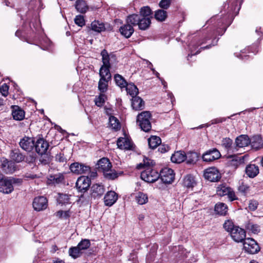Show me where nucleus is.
I'll use <instances>...</instances> for the list:
<instances>
[{
    "label": "nucleus",
    "instance_id": "f257e3e1",
    "mask_svg": "<svg viewBox=\"0 0 263 263\" xmlns=\"http://www.w3.org/2000/svg\"><path fill=\"white\" fill-rule=\"evenodd\" d=\"M153 165L154 163L153 160L145 158L143 163H140L137 166L138 169L144 168L141 173V178L145 182H154L160 177L159 173L152 168Z\"/></svg>",
    "mask_w": 263,
    "mask_h": 263
},
{
    "label": "nucleus",
    "instance_id": "f03ea898",
    "mask_svg": "<svg viewBox=\"0 0 263 263\" xmlns=\"http://www.w3.org/2000/svg\"><path fill=\"white\" fill-rule=\"evenodd\" d=\"M126 22L133 26L138 25L140 30H145L151 24V18L141 17L139 14H133L127 17Z\"/></svg>",
    "mask_w": 263,
    "mask_h": 263
},
{
    "label": "nucleus",
    "instance_id": "7ed1b4c3",
    "mask_svg": "<svg viewBox=\"0 0 263 263\" xmlns=\"http://www.w3.org/2000/svg\"><path fill=\"white\" fill-rule=\"evenodd\" d=\"M97 165L98 170L103 172L106 178L114 179L117 177V174L111 170L112 165L108 158H103L100 159Z\"/></svg>",
    "mask_w": 263,
    "mask_h": 263
},
{
    "label": "nucleus",
    "instance_id": "20e7f679",
    "mask_svg": "<svg viewBox=\"0 0 263 263\" xmlns=\"http://www.w3.org/2000/svg\"><path fill=\"white\" fill-rule=\"evenodd\" d=\"M151 117V114L148 111H142L137 116V122L141 129L145 132H149L152 128L150 122Z\"/></svg>",
    "mask_w": 263,
    "mask_h": 263
},
{
    "label": "nucleus",
    "instance_id": "39448f33",
    "mask_svg": "<svg viewBox=\"0 0 263 263\" xmlns=\"http://www.w3.org/2000/svg\"><path fill=\"white\" fill-rule=\"evenodd\" d=\"M244 240L243 249L246 252L254 254L259 251V247L254 239L248 238Z\"/></svg>",
    "mask_w": 263,
    "mask_h": 263
},
{
    "label": "nucleus",
    "instance_id": "423d86ee",
    "mask_svg": "<svg viewBox=\"0 0 263 263\" xmlns=\"http://www.w3.org/2000/svg\"><path fill=\"white\" fill-rule=\"evenodd\" d=\"M217 194L220 196L227 195L230 201L237 199L234 191L230 187L223 185H219L217 188Z\"/></svg>",
    "mask_w": 263,
    "mask_h": 263
},
{
    "label": "nucleus",
    "instance_id": "0eeeda50",
    "mask_svg": "<svg viewBox=\"0 0 263 263\" xmlns=\"http://www.w3.org/2000/svg\"><path fill=\"white\" fill-rule=\"evenodd\" d=\"M159 175L162 181L166 184L172 183L175 179L174 171L168 167L162 169Z\"/></svg>",
    "mask_w": 263,
    "mask_h": 263
},
{
    "label": "nucleus",
    "instance_id": "6e6552de",
    "mask_svg": "<svg viewBox=\"0 0 263 263\" xmlns=\"http://www.w3.org/2000/svg\"><path fill=\"white\" fill-rule=\"evenodd\" d=\"M69 168L72 173L77 175L88 174L90 172V167L88 165L79 162L72 163Z\"/></svg>",
    "mask_w": 263,
    "mask_h": 263
},
{
    "label": "nucleus",
    "instance_id": "1a4fd4ad",
    "mask_svg": "<svg viewBox=\"0 0 263 263\" xmlns=\"http://www.w3.org/2000/svg\"><path fill=\"white\" fill-rule=\"evenodd\" d=\"M204 178L211 181H218L221 178V175L218 170L215 167H210L204 172Z\"/></svg>",
    "mask_w": 263,
    "mask_h": 263
},
{
    "label": "nucleus",
    "instance_id": "9d476101",
    "mask_svg": "<svg viewBox=\"0 0 263 263\" xmlns=\"http://www.w3.org/2000/svg\"><path fill=\"white\" fill-rule=\"evenodd\" d=\"M91 184L88 177L82 176L78 178L76 182V187L79 192H85L88 190Z\"/></svg>",
    "mask_w": 263,
    "mask_h": 263
},
{
    "label": "nucleus",
    "instance_id": "9b49d317",
    "mask_svg": "<svg viewBox=\"0 0 263 263\" xmlns=\"http://www.w3.org/2000/svg\"><path fill=\"white\" fill-rule=\"evenodd\" d=\"M232 238L237 242H242L246 239V232L244 229L235 227L230 233Z\"/></svg>",
    "mask_w": 263,
    "mask_h": 263
},
{
    "label": "nucleus",
    "instance_id": "f8f14e48",
    "mask_svg": "<svg viewBox=\"0 0 263 263\" xmlns=\"http://www.w3.org/2000/svg\"><path fill=\"white\" fill-rule=\"evenodd\" d=\"M220 156V152L216 148H212L202 155V159L205 162H211L219 159Z\"/></svg>",
    "mask_w": 263,
    "mask_h": 263
},
{
    "label": "nucleus",
    "instance_id": "ddd939ff",
    "mask_svg": "<svg viewBox=\"0 0 263 263\" xmlns=\"http://www.w3.org/2000/svg\"><path fill=\"white\" fill-rule=\"evenodd\" d=\"M1 168L7 174H12L15 171V164L12 161H9L5 158L1 159Z\"/></svg>",
    "mask_w": 263,
    "mask_h": 263
},
{
    "label": "nucleus",
    "instance_id": "4468645a",
    "mask_svg": "<svg viewBox=\"0 0 263 263\" xmlns=\"http://www.w3.org/2000/svg\"><path fill=\"white\" fill-rule=\"evenodd\" d=\"M34 147L36 152L40 155L45 154L49 147L48 143L43 138H39L34 142Z\"/></svg>",
    "mask_w": 263,
    "mask_h": 263
},
{
    "label": "nucleus",
    "instance_id": "2eb2a0df",
    "mask_svg": "<svg viewBox=\"0 0 263 263\" xmlns=\"http://www.w3.org/2000/svg\"><path fill=\"white\" fill-rule=\"evenodd\" d=\"M32 204L35 211H41L47 207V200L44 196L37 197L34 198Z\"/></svg>",
    "mask_w": 263,
    "mask_h": 263
},
{
    "label": "nucleus",
    "instance_id": "dca6fc26",
    "mask_svg": "<svg viewBox=\"0 0 263 263\" xmlns=\"http://www.w3.org/2000/svg\"><path fill=\"white\" fill-rule=\"evenodd\" d=\"M20 145L24 150L30 152L34 147V141L32 138L25 137L21 140Z\"/></svg>",
    "mask_w": 263,
    "mask_h": 263
},
{
    "label": "nucleus",
    "instance_id": "f3484780",
    "mask_svg": "<svg viewBox=\"0 0 263 263\" xmlns=\"http://www.w3.org/2000/svg\"><path fill=\"white\" fill-rule=\"evenodd\" d=\"M118 147L122 149L130 150L133 147L132 141L127 138H119L117 142Z\"/></svg>",
    "mask_w": 263,
    "mask_h": 263
},
{
    "label": "nucleus",
    "instance_id": "a211bd4d",
    "mask_svg": "<svg viewBox=\"0 0 263 263\" xmlns=\"http://www.w3.org/2000/svg\"><path fill=\"white\" fill-rule=\"evenodd\" d=\"M118 199V195L114 191H109L104 198V203L106 205L110 206L112 205Z\"/></svg>",
    "mask_w": 263,
    "mask_h": 263
},
{
    "label": "nucleus",
    "instance_id": "6ab92c4d",
    "mask_svg": "<svg viewBox=\"0 0 263 263\" xmlns=\"http://www.w3.org/2000/svg\"><path fill=\"white\" fill-rule=\"evenodd\" d=\"M12 116L13 119L17 121H21L25 118V111L22 109L19 106L12 105L11 106Z\"/></svg>",
    "mask_w": 263,
    "mask_h": 263
},
{
    "label": "nucleus",
    "instance_id": "aec40b11",
    "mask_svg": "<svg viewBox=\"0 0 263 263\" xmlns=\"http://www.w3.org/2000/svg\"><path fill=\"white\" fill-rule=\"evenodd\" d=\"M64 182V176L62 173H58L50 175L47 179V183L49 184H58L63 183Z\"/></svg>",
    "mask_w": 263,
    "mask_h": 263
},
{
    "label": "nucleus",
    "instance_id": "412c9836",
    "mask_svg": "<svg viewBox=\"0 0 263 263\" xmlns=\"http://www.w3.org/2000/svg\"><path fill=\"white\" fill-rule=\"evenodd\" d=\"M133 25L130 23H128L122 26L120 28V31L122 35L125 36L126 38H129L132 36L134 32V29Z\"/></svg>",
    "mask_w": 263,
    "mask_h": 263
},
{
    "label": "nucleus",
    "instance_id": "4be33fe9",
    "mask_svg": "<svg viewBox=\"0 0 263 263\" xmlns=\"http://www.w3.org/2000/svg\"><path fill=\"white\" fill-rule=\"evenodd\" d=\"M12 180L5 178L2 183H0V189L1 191L5 194L11 193L13 190V187L12 184Z\"/></svg>",
    "mask_w": 263,
    "mask_h": 263
},
{
    "label": "nucleus",
    "instance_id": "5701e85b",
    "mask_svg": "<svg viewBox=\"0 0 263 263\" xmlns=\"http://www.w3.org/2000/svg\"><path fill=\"white\" fill-rule=\"evenodd\" d=\"M91 195L94 198H100L104 193L105 189L103 185L93 184L91 187Z\"/></svg>",
    "mask_w": 263,
    "mask_h": 263
},
{
    "label": "nucleus",
    "instance_id": "b1692460",
    "mask_svg": "<svg viewBox=\"0 0 263 263\" xmlns=\"http://www.w3.org/2000/svg\"><path fill=\"white\" fill-rule=\"evenodd\" d=\"M245 171L249 177L253 178L258 174L259 168L255 164H250L247 165Z\"/></svg>",
    "mask_w": 263,
    "mask_h": 263
},
{
    "label": "nucleus",
    "instance_id": "393cba45",
    "mask_svg": "<svg viewBox=\"0 0 263 263\" xmlns=\"http://www.w3.org/2000/svg\"><path fill=\"white\" fill-rule=\"evenodd\" d=\"M235 143L237 147H243L250 144L251 140L248 136L242 135L236 139Z\"/></svg>",
    "mask_w": 263,
    "mask_h": 263
},
{
    "label": "nucleus",
    "instance_id": "a878e982",
    "mask_svg": "<svg viewBox=\"0 0 263 263\" xmlns=\"http://www.w3.org/2000/svg\"><path fill=\"white\" fill-rule=\"evenodd\" d=\"M183 184L186 188L192 189L196 185L195 177L190 174L186 175L183 179Z\"/></svg>",
    "mask_w": 263,
    "mask_h": 263
},
{
    "label": "nucleus",
    "instance_id": "bb28decb",
    "mask_svg": "<svg viewBox=\"0 0 263 263\" xmlns=\"http://www.w3.org/2000/svg\"><path fill=\"white\" fill-rule=\"evenodd\" d=\"M132 106L136 110H141L144 106V102L140 97L135 96L132 98Z\"/></svg>",
    "mask_w": 263,
    "mask_h": 263
},
{
    "label": "nucleus",
    "instance_id": "cd10ccee",
    "mask_svg": "<svg viewBox=\"0 0 263 263\" xmlns=\"http://www.w3.org/2000/svg\"><path fill=\"white\" fill-rule=\"evenodd\" d=\"M10 156L11 159L16 163L21 162L25 159V156L17 149L12 150Z\"/></svg>",
    "mask_w": 263,
    "mask_h": 263
},
{
    "label": "nucleus",
    "instance_id": "c85d7f7f",
    "mask_svg": "<svg viewBox=\"0 0 263 263\" xmlns=\"http://www.w3.org/2000/svg\"><path fill=\"white\" fill-rule=\"evenodd\" d=\"M171 159L174 163H181L185 159V154L182 151H177L172 155Z\"/></svg>",
    "mask_w": 263,
    "mask_h": 263
},
{
    "label": "nucleus",
    "instance_id": "c756f323",
    "mask_svg": "<svg viewBox=\"0 0 263 263\" xmlns=\"http://www.w3.org/2000/svg\"><path fill=\"white\" fill-rule=\"evenodd\" d=\"M199 158L198 154L196 152H191L185 154L186 162L189 164H194L196 163Z\"/></svg>",
    "mask_w": 263,
    "mask_h": 263
},
{
    "label": "nucleus",
    "instance_id": "7c9ffc66",
    "mask_svg": "<svg viewBox=\"0 0 263 263\" xmlns=\"http://www.w3.org/2000/svg\"><path fill=\"white\" fill-rule=\"evenodd\" d=\"M75 7L77 10L81 13H85L88 9V5L84 0H77L76 2Z\"/></svg>",
    "mask_w": 263,
    "mask_h": 263
},
{
    "label": "nucleus",
    "instance_id": "2f4dec72",
    "mask_svg": "<svg viewBox=\"0 0 263 263\" xmlns=\"http://www.w3.org/2000/svg\"><path fill=\"white\" fill-rule=\"evenodd\" d=\"M250 140V144L254 149H258L263 146V141L261 137L259 136L253 137Z\"/></svg>",
    "mask_w": 263,
    "mask_h": 263
},
{
    "label": "nucleus",
    "instance_id": "473e14b6",
    "mask_svg": "<svg viewBox=\"0 0 263 263\" xmlns=\"http://www.w3.org/2000/svg\"><path fill=\"white\" fill-rule=\"evenodd\" d=\"M135 199L139 204L143 205L148 202V198L146 194L139 192L136 194Z\"/></svg>",
    "mask_w": 263,
    "mask_h": 263
},
{
    "label": "nucleus",
    "instance_id": "72a5a7b5",
    "mask_svg": "<svg viewBox=\"0 0 263 263\" xmlns=\"http://www.w3.org/2000/svg\"><path fill=\"white\" fill-rule=\"evenodd\" d=\"M110 67H107L105 66H102L100 69L99 75L100 78H104V79H107L110 80L111 79V74L110 73Z\"/></svg>",
    "mask_w": 263,
    "mask_h": 263
},
{
    "label": "nucleus",
    "instance_id": "f704fd0d",
    "mask_svg": "<svg viewBox=\"0 0 263 263\" xmlns=\"http://www.w3.org/2000/svg\"><path fill=\"white\" fill-rule=\"evenodd\" d=\"M148 145L150 148L152 149L156 148L161 143V139L156 136H152L148 139Z\"/></svg>",
    "mask_w": 263,
    "mask_h": 263
},
{
    "label": "nucleus",
    "instance_id": "c9c22d12",
    "mask_svg": "<svg viewBox=\"0 0 263 263\" xmlns=\"http://www.w3.org/2000/svg\"><path fill=\"white\" fill-rule=\"evenodd\" d=\"M124 88H126L127 93L132 96V98L137 96L139 93L138 88L134 84L127 83V85Z\"/></svg>",
    "mask_w": 263,
    "mask_h": 263
},
{
    "label": "nucleus",
    "instance_id": "e433bc0d",
    "mask_svg": "<svg viewBox=\"0 0 263 263\" xmlns=\"http://www.w3.org/2000/svg\"><path fill=\"white\" fill-rule=\"evenodd\" d=\"M246 229L249 232L253 234H258L260 232V227L257 224H254L249 221L246 224Z\"/></svg>",
    "mask_w": 263,
    "mask_h": 263
},
{
    "label": "nucleus",
    "instance_id": "4c0bfd02",
    "mask_svg": "<svg viewBox=\"0 0 263 263\" xmlns=\"http://www.w3.org/2000/svg\"><path fill=\"white\" fill-rule=\"evenodd\" d=\"M215 211L220 215H225L228 211V207L223 203H218L215 206Z\"/></svg>",
    "mask_w": 263,
    "mask_h": 263
},
{
    "label": "nucleus",
    "instance_id": "58836bf2",
    "mask_svg": "<svg viewBox=\"0 0 263 263\" xmlns=\"http://www.w3.org/2000/svg\"><path fill=\"white\" fill-rule=\"evenodd\" d=\"M152 11L149 7L143 6L140 8V14L139 15L141 17L152 18Z\"/></svg>",
    "mask_w": 263,
    "mask_h": 263
},
{
    "label": "nucleus",
    "instance_id": "ea45409f",
    "mask_svg": "<svg viewBox=\"0 0 263 263\" xmlns=\"http://www.w3.org/2000/svg\"><path fill=\"white\" fill-rule=\"evenodd\" d=\"M167 16V12L164 10L159 9L155 11V18L159 22L164 21Z\"/></svg>",
    "mask_w": 263,
    "mask_h": 263
},
{
    "label": "nucleus",
    "instance_id": "a19ab883",
    "mask_svg": "<svg viewBox=\"0 0 263 263\" xmlns=\"http://www.w3.org/2000/svg\"><path fill=\"white\" fill-rule=\"evenodd\" d=\"M114 79L116 84L121 88H124L127 85V82L121 75L116 74Z\"/></svg>",
    "mask_w": 263,
    "mask_h": 263
},
{
    "label": "nucleus",
    "instance_id": "79ce46f5",
    "mask_svg": "<svg viewBox=\"0 0 263 263\" xmlns=\"http://www.w3.org/2000/svg\"><path fill=\"white\" fill-rule=\"evenodd\" d=\"M109 80L100 78L98 83V89L102 93L105 92L108 88V82Z\"/></svg>",
    "mask_w": 263,
    "mask_h": 263
},
{
    "label": "nucleus",
    "instance_id": "37998d69",
    "mask_svg": "<svg viewBox=\"0 0 263 263\" xmlns=\"http://www.w3.org/2000/svg\"><path fill=\"white\" fill-rule=\"evenodd\" d=\"M91 27L92 30L100 32L105 30V26L103 23H100L99 21H93L91 24Z\"/></svg>",
    "mask_w": 263,
    "mask_h": 263
},
{
    "label": "nucleus",
    "instance_id": "c03bdc74",
    "mask_svg": "<svg viewBox=\"0 0 263 263\" xmlns=\"http://www.w3.org/2000/svg\"><path fill=\"white\" fill-rule=\"evenodd\" d=\"M101 55L102 56V61L103 62L102 66L110 67V64L109 62V61H110L109 55L107 50L105 49H103L101 52Z\"/></svg>",
    "mask_w": 263,
    "mask_h": 263
},
{
    "label": "nucleus",
    "instance_id": "a18cd8bd",
    "mask_svg": "<svg viewBox=\"0 0 263 263\" xmlns=\"http://www.w3.org/2000/svg\"><path fill=\"white\" fill-rule=\"evenodd\" d=\"M109 120L110 126L112 129L117 130L120 128V122L116 117L114 116H111L109 117Z\"/></svg>",
    "mask_w": 263,
    "mask_h": 263
},
{
    "label": "nucleus",
    "instance_id": "49530a36",
    "mask_svg": "<svg viewBox=\"0 0 263 263\" xmlns=\"http://www.w3.org/2000/svg\"><path fill=\"white\" fill-rule=\"evenodd\" d=\"M69 254L73 258L79 257L82 253L81 251L78 246L71 247L69 249Z\"/></svg>",
    "mask_w": 263,
    "mask_h": 263
},
{
    "label": "nucleus",
    "instance_id": "de8ad7c7",
    "mask_svg": "<svg viewBox=\"0 0 263 263\" xmlns=\"http://www.w3.org/2000/svg\"><path fill=\"white\" fill-rule=\"evenodd\" d=\"M245 157V156L238 157L237 156L232 157V159L230 165L235 166L236 167L238 166L239 165L244 162Z\"/></svg>",
    "mask_w": 263,
    "mask_h": 263
},
{
    "label": "nucleus",
    "instance_id": "09e8293b",
    "mask_svg": "<svg viewBox=\"0 0 263 263\" xmlns=\"http://www.w3.org/2000/svg\"><path fill=\"white\" fill-rule=\"evenodd\" d=\"M106 99V95L104 93L101 92V93H100L99 96L96 97L95 99L96 105L99 107L103 106L105 103Z\"/></svg>",
    "mask_w": 263,
    "mask_h": 263
},
{
    "label": "nucleus",
    "instance_id": "8fccbe9b",
    "mask_svg": "<svg viewBox=\"0 0 263 263\" xmlns=\"http://www.w3.org/2000/svg\"><path fill=\"white\" fill-rule=\"evenodd\" d=\"M90 246V242L89 240L88 239H85L80 241L77 246L80 250L82 251L88 249Z\"/></svg>",
    "mask_w": 263,
    "mask_h": 263
},
{
    "label": "nucleus",
    "instance_id": "3c124183",
    "mask_svg": "<svg viewBox=\"0 0 263 263\" xmlns=\"http://www.w3.org/2000/svg\"><path fill=\"white\" fill-rule=\"evenodd\" d=\"M70 199V196L66 194H59L58 201L60 204H65L68 203Z\"/></svg>",
    "mask_w": 263,
    "mask_h": 263
},
{
    "label": "nucleus",
    "instance_id": "603ef678",
    "mask_svg": "<svg viewBox=\"0 0 263 263\" xmlns=\"http://www.w3.org/2000/svg\"><path fill=\"white\" fill-rule=\"evenodd\" d=\"M75 23L80 27H82L85 25V20L82 15H77L74 18Z\"/></svg>",
    "mask_w": 263,
    "mask_h": 263
},
{
    "label": "nucleus",
    "instance_id": "864d4df0",
    "mask_svg": "<svg viewBox=\"0 0 263 263\" xmlns=\"http://www.w3.org/2000/svg\"><path fill=\"white\" fill-rule=\"evenodd\" d=\"M236 226H234V224L232 221L228 220L226 221L223 224V227L226 231L228 232H230V233L232 232V230L235 228Z\"/></svg>",
    "mask_w": 263,
    "mask_h": 263
},
{
    "label": "nucleus",
    "instance_id": "5fc2aeb1",
    "mask_svg": "<svg viewBox=\"0 0 263 263\" xmlns=\"http://www.w3.org/2000/svg\"><path fill=\"white\" fill-rule=\"evenodd\" d=\"M56 216L60 218H67L70 216L69 211H59L56 213Z\"/></svg>",
    "mask_w": 263,
    "mask_h": 263
},
{
    "label": "nucleus",
    "instance_id": "6e6d98bb",
    "mask_svg": "<svg viewBox=\"0 0 263 263\" xmlns=\"http://www.w3.org/2000/svg\"><path fill=\"white\" fill-rule=\"evenodd\" d=\"M258 205V202L255 200H251L249 201L248 209L251 211H255Z\"/></svg>",
    "mask_w": 263,
    "mask_h": 263
},
{
    "label": "nucleus",
    "instance_id": "4d7b16f0",
    "mask_svg": "<svg viewBox=\"0 0 263 263\" xmlns=\"http://www.w3.org/2000/svg\"><path fill=\"white\" fill-rule=\"evenodd\" d=\"M9 86L6 84H3L0 87V92L4 97L7 96L8 94Z\"/></svg>",
    "mask_w": 263,
    "mask_h": 263
},
{
    "label": "nucleus",
    "instance_id": "13d9d810",
    "mask_svg": "<svg viewBox=\"0 0 263 263\" xmlns=\"http://www.w3.org/2000/svg\"><path fill=\"white\" fill-rule=\"evenodd\" d=\"M249 186L246 184L242 183L238 187L240 192L246 194L249 191Z\"/></svg>",
    "mask_w": 263,
    "mask_h": 263
},
{
    "label": "nucleus",
    "instance_id": "bf43d9fd",
    "mask_svg": "<svg viewBox=\"0 0 263 263\" xmlns=\"http://www.w3.org/2000/svg\"><path fill=\"white\" fill-rule=\"evenodd\" d=\"M171 0H161L159 3V6L161 8L167 9L170 6Z\"/></svg>",
    "mask_w": 263,
    "mask_h": 263
},
{
    "label": "nucleus",
    "instance_id": "052dcab7",
    "mask_svg": "<svg viewBox=\"0 0 263 263\" xmlns=\"http://www.w3.org/2000/svg\"><path fill=\"white\" fill-rule=\"evenodd\" d=\"M55 160L56 161L62 163H64L66 162V158L64 157V154L61 153L58 154L55 156Z\"/></svg>",
    "mask_w": 263,
    "mask_h": 263
},
{
    "label": "nucleus",
    "instance_id": "680f3d73",
    "mask_svg": "<svg viewBox=\"0 0 263 263\" xmlns=\"http://www.w3.org/2000/svg\"><path fill=\"white\" fill-rule=\"evenodd\" d=\"M232 144V140L230 138H225L222 140V145L227 148L230 147Z\"/></svg>",
    "mask_w": 263,
    "mask_h": 263
},
{
    "label": "nucleus",
    "instance_id": "e2e57ef3",
    "mask_svg": "<svg viewBox=\"0 0 263 263\" xmlns=\"http://www.w3.org/2000/svg\"><path fill=\"white\" fill-rule=\"evenodd\" d=\"M226 120V118H218L211 121V124L222 123Z\"/></svg>",
    "mask_w": 263,
    "mask_h": 263
},
{
    "label": "nucleus",
    "instance_id": "0e129e2a",
    "mask_svg": "<svg viewBox=\"0 0 263 263\" xmlns=\"http://www.w3.org/2000/svg\"><path fill=\"white\" fill-rule=\"evenodd\" d=\"M169 149V147L168 146L162 145L159 148V151L161 152V153H165L167 152Z\"/></svg>",
    "mask_w": 263,
    "mask_h": 263
},
{
    "label": "nucleus",
    "instance_id": "69168bd1",
    "mask_svg": "<svg viewBox=\"0 0 263 263\" xmlns=\"http://www.w3.org/2000/svg\"><path fill=\"white\" fill-rule=\"evenodd\" d=\"M25 177L28 179H33L37 177L35 174H27L25 175Z\"/></svg>",
    "mask_w": 263,
    "mask_h": 263
},
{
    "label": "nucleus",
    "instance_id": "338daca9",
    "mask_svg": "<svg viewBox=\"0 0 263 263\" xmlns=\"http://www.w3.org/2000/svg\"><path fill=\"white\" fill-rule=\"evenodd\" d=\"M40 3H41V1L40 0H32L30 3H29V5L30 6L33 5L34 4L35 5H40Z\"/></svg>",
    "mask_w": 263,
    "mask_h": 263
},
{
    "label": "nucleus",
    "instance_id": "774afa93",
    "mask_svg": "<svg viewBox=\"0 0 263 263\" xmlns=\"http://www.w3.org/2000/svg\"><path fill=\"white\" fill-rule=\"evenodd\" d=\"M58 249V247L55 245H53L51 246V250L50 251L52 253H54Z\"/></svg>",
    "mask_w": 263,
    "mask_h": 263
}]
</instances>
